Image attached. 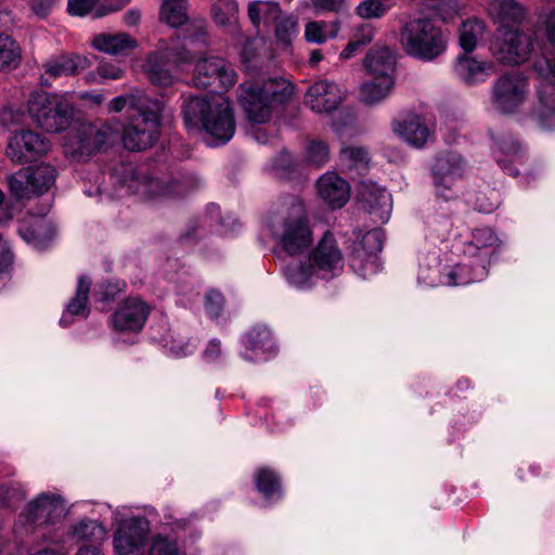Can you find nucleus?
Wrapping results in <instances>:
<instances>
[{"label": "nucleus", "instance_id": "10", "mask_svg": "<svg viewBox=\"0 0 555 555\" xmlns=\"http://www.w3.org/2000/svg\"><path fill=\"white\" fill-rule=\"evenodd\" d=\"M235 82L234 68L221 57L205 56L195 63L191 83L196 88H212L215 92H221L234 86Z\"/></svg>", "mask_w": 555, "mask_h": 555}, {"label": "nucleus", "instance_id": "11", "mask_svg": "<svg viewBox=\"0 0 555 555\" xmlns=\"http://www.w3.org/2000/svg\"><path fill=\"white\" fill-rule=\"evenodd\" d=\"M498 36L491 43V52L498 61L507 65H517L526 62L532 50L531 36L517 28H498Z\"/></svg>", "mask_w": 555, "mask_h": 555}, {"label": "nucleus", "instance_id": "56", "mask_svg": "<svg viewBox=\"0 0 555 555\" xmlns=\"http://www.w3.org/2000/svg\"><path fill=\"white\" fill-rule=\"evenodd\" d=\"M61 0H28L29 10L39 18H46Z\"/></svg>", "mask_w": 555, "mask_h": 555}, {"label": "nucleus", "instance_id": "14", "mask_svg": "<svg viewBox=\"0 0 555 555\" xmlns=\"http://www.w3.org/2000/svg\"><path fill=\"white\" fill-rule=\"evenodd\" d=\"M466 170V162L456 152H442L437 155L431 167L437 195L444 201L453 199L456 193L453 186Z\"/></svg>", "mask_w": 555, "mask_h": 555}, {"label": "nucleus", "instance_id": "5", "mask_svg": "<svg viewBox=\"0 0 555 555\" xmlns=\"http://www.w3.org/2000/svg\"><path fill=\"white\" fill-rule=\"evenodd\" d=\"M399 42L409 56L423 62L435 61L446 52L448 46L442 29L425 16H411L403 21Z\"/></svg>", "mask_w": 555, "mask_h": 555}, {"label": "nucleus", "instance_id": "17", "mask_svg": "<svg viewBox=\"0 0 555 555\" xmlns=\"http://www.w3.org/2000/svg\"><path fill=\"white\" fill-rule=\"evenodd\" d=\"M528 85L519 74L501 76L492 88V105L501 113H512L526 100Z\"/></svg>", "mask_w": 555, "mask_h": 555}, {"label": "nucleus", "instance_id": "15", "mask_svg": "<svg viewBox=\"0 0 555 555\" xmlns=\"http://www.w3.org/2000/svg\"><path fill=\"white\" fill-rule=\"evenodd\" d=\"M354 240L350 245L351 267L363 278L377 270L376 255L383 248L385 235L380 229H373L364 234L353 232Z\"/></svg>", "mask_w": 555, "mask_h": 555}, {"label": "nucleus", "instance_id": "40", "mask_svg": "<svg viewBox=\"0 0 555 555\" xmlns=\"http://www.w3.org/2000/svg\"><path fill=\"white\" fill-rule=\"evenodd\" d=\"M486 30V25L478 18H469L462 23L459 30V40L461 48L466 52H473L482 38Z\"/></svg>", "mask_w": 555, "mask_h": 555}, {"label": "nucleus", "instance_id": "29", "mask_svg": "<svg viewBox=\"0 0 555 555\" xmlns=\"http://www.w3.org/2000/svg\"><path fill=\"white\" fill-rule=\"evenodd\" d=\"M367 77L373 79H395L396 57L389 48H374L364 59Z\"/></svg>", "mask_w": 555, "mask_h": 555}, {"label": "nucleus", "instance_id": "7", "mask_svg": "<svg viewBox=\"0 0 555 555\" xmlns=\"http://www.w3.org/2000/svg\"><path fill=\"white\" fill-rule=\"evenodd\" d=\"M27 112L40 129L57 133L70 125L74 106L64 94L35 91L27 101Z\"/></svg>", "mask_w": 555, "mask_h": 555}, {"label": "nucleus", "instance_id": "49", "mask_svg": "<svg viewBox=\"0 0 555 555\" xmlns=\"http://www.w3.org/2000/svg\"><path fill=\"white\" fill-rule=\"evenodd\" d=\"M266 47V39L263 37H254L245 41L241 57L242 62L246 65L257 62L262 55Z\"/></svg>", "mask_w": 555, "mask_h": 555}, {"label": "nucleus", "instance_id": "28", "mask_svg": "<svg viewBox=\"0 0 555 555\" xmlns=\"http://www.w3.org/2000/svg\"><path fill=\"white\" fill-rule=\"evenodd\" d=\"M245 351L242 358L246 361L267 360L275 352L271 332L267 326L251 328L243 339Z\"/></svg>", "mask_w": 555, "mask_h": 555}, {"label": "nucleus", "instance_id": "43", "mask_svg": "<svg viewBox=\"0 0 555 555\" xmlns=\"http://www.w3.org/2000/svg\"><path fill=\"white\" fill-rule=\"evenodd\" d=\"M207 26L204 20H193L189 22L183 29V41L184 47L181 49H175L173 51L186 50L192 59L194 57L192 52L189 51V47H204L207 43Z\"/></svg>", "mask_w": 555, "mask_h": 555}, {"label": "nucleus", "instance_id": "21", "mask_svg": "<svg viewBox=\"0 0 555 555\" xmlns=\"http://www.w3.org/2000/svg\"><path fill=\"white\" fill-rule=\"evenodd\" d=\"M361 207L366 210L375 222L385 223L392 209L391 195L374 182H362L358 190Z\"/></svg>", "mask_w": 555, "mask_h": 555}, {"label": "nucleus", "instance_id": "16", "mask_svg": "<svg viewBox=\"0 0 555 555\" xmlns=\"http://www.w3.org/2000/svg\"><path fill=\"white\" fill-rule=\"evenodd\" d=\"M115 521L118 527L114 533V548L117 555H142V546L150 532V522L145 517L137 516Z\"/></svg>", "mask_w": 555, "mask_h": 555}, {"label": "nucleus", "instance_id": "24", "mask_svg": "<svg viewBox=\"0 0 555 555\" xmlns=\"http://www.w3.org/2000/svg\"><path fill=\"white\" fill-rule=\"evenodd\" d=\"M392 130L408 144L416 149L424 147L434 133L425 118L416 113H406L395 119Z\"/></svg>", "mask_w": 555, "mask_h": 555}, {"label": "nucleus", "instance_id": "20", "mask_svg": "<svg viewBox=\"0 0 555 555\" xmlns=\"http://www.w3.org/2000/svg\"><path fill=\"white\" fill-rule=\"evenodd\" d=\"M164 59L183 64L192 62V56L186 50L173 51V47L166 48L164 52L151 53L144 64V70L150 81L158 87H169L173 83L175 77L165 67Z\"/></svg>", "mask_w": 555, "mask_h": 555}, {"label": "nucleus", "instance_id": "44", "mask_svg": "<svg viewBox=\"0 0 555 555\" xmlns=\"http://www.w3.org/2000/svg\"><path fill=\"white\" fill-rule=\"evenodd\" d=\"M256 486L267 500H274L281 496L280 478L269 468H261L257 472Z\"/></svg>", "mask_w": 555, "mask_h": 555}, {"label": "nucleus", "instance_id": "18", "mask_svg": "<svg viewBox=\"0 0 555 555\" xmlns=\"http://www.w3.org/2000/svg\"><path fill=\"white\" fill-rule=\"evenodd\" d=\"M67 515L64 499L55 493L43 492L31 500L24 508L22 517L27 522L53 525Z\"/></svg>", "mask_w": 555, "mask_h": 555}, {"label": "nucleus", "instance_id": "33", "mask_svg": "<svg viewBox=\"0 0 555 555\" xmlns=\"http://www.w3.org/2000/svg\"><path fill=\"white\" fill-rule=\"evenodd\" d=\"M282 11L280 3L274 1L255 0L247 5L248 20L258 30L261 25L273 24Z\"/></svg>", "mask_w": 555, "mask_h": 555}, {"label": "nucleus", "instance_id": "35", "mask_svg": "<svg viewBox=\"0 0 555 555\" xmlns=\"http://www.w3.org/2000/svg\"><path fill=\"white\" fill-rule=\"evenodd\" d=\"M488 274V268L485 264L459 263L449 269L446 274V284L451 286L467 285L485 279Z\"/></svg>", "mask_w": 555, "mask_h": 555}, {"label": "nucleus", "instance_id": "54", "mask_svg": "<svg viewBox=\"0 0 555 555\" xmlns=\"http://www.w3.org/2000/svg\"><path fill=\"white\" fill-rule=\"evenodd\" d=\"M224 306V297L218 291L211 289L205 296V309L210 318H218Z\"/></svg>", "mask_w": 555, "mask_h": 555}, {"label": "nucleus", "instance_id": "3", "mask_svg": "<svg viewBox=\"0 0 555 555\" xmlns=\"http://www.w3.org/2000/svg\"><path fill=\"white\" fill-rule=\"evenodd\" d=\"M183 117L188 127H202L212 139L210 144L229 142L235 133V119L229 100L217 94L209 99L189 95L184 99Z\"/></svg>", "mask_w": 555, "mask_h": 555}, {"label": "nucleus", "instance_id": "19", "mask_svg": "<svg viewBox=\"0 0 555 555\" xmlns=\"http://www.w3.org/2000/svg\"><path fill=\"white\" fill-rule=\"evenodd\" d=\"M535 68L542 76L538 86V116L543 127L548 128L552 124L547 119L555 122V62L544 59L537 63Z\"/></svg>", "mask_w": 555, "mask_h": 555}, {"label": "nucleus", "instance_id": "51", "mask_svg": "<svg viewBox=\"0 0 555 555\" xmlns=\"http://www.w3.org/2000/svg\"><path fill=\"white\" fill-rule=\"evenodd\" d=\"M25 498V492L18 485H1L0 486V505L13 507L16 503Z\"/></svg>", "mask_w": 555, "mask_h": 555}, {"label": "nucleus", "instance_id": "53", "mask_svg": "<svg viewBox=\"0 0 555 555\" xmlns=\"http://www.w3.org/2000/svg\"><path fill=\"white\" fill-rule=\"evenodd\" d=\"M100 1L101 0H68L67 11L70 15L75 16H85L89 13H93L95 17Z\"/></svg>", "mask_w": 555, "mask_h": 555}, {"label": "nucleus", "instance_id": "12", "mask_svg": "<svg viewBox=\"0 0 555 555\" xmlns=\"http://www.w3.org/2000/svg\"><path fill=\"white\" fill-rule=\"evenodd\" d=\"M127 192L144 198L165 195H183L192 189L190 179H173L165 176L135 175L125 181Z\"/></svg>", "mask_w": 555, "mask_h": 555}, {"label": "nucleus", "instance_id": "13", "mask_svg": "<svg viewBox=\"0 0 555 555\" xmlns=\"http://www.w3.org/2000/svg\"><path fill=\"white\" fill-rule=\"evenodd\" d=\"M50 149L51 143L46 137L34 130L22 129L9 135L5 155L13 164L24 165L42 157Z\"/></svg>", "mask_w": 555, "mask_h": 555}, {"label": "nucleus", "instance_id": "50", "mask_svg": "<svg viewBox=\"0 0 555 555\" xmlns=\"http://www.w3.org/2000/svg\"><path fill=\"white\" fill-rule=\"evenodd\" d=\"M330 158L327 144L320 140L311 141L307 146V159L315 166L324 165Z\"/></svg>", "mask_w": 555, "mask_h": 555}, {"label": "nucleus", "instance_id": "63", "mask_svg": "<svg viewBox=\"0 0 555 555\" xmlns=\"http://www.w3.org/2000/svg\"><path fill=\"white\" fill-rule=\"evenodd\" d=\"M317 11L338 12L344 7L345 0H311Z\"/></svg>", "mask_w": 555, "mask_h": 555}, {"label": "nucleus", "instance_id": "26", "mask_svg": "<svg viewBox=\"0 0 555 555\" xmlns=\"http://www.w3.org/2000/svg\"><path fill=\"white\" fill-rule=\"evenodd\" d=\"M499 245L500 240L494 231L489 227H480L473 230L464 253L470 258H477L480 264L488 268Z\"/></svg>", "mask_w": 555, "mask_h": 555}, {"label": "nucleus", "instance_id": "25", "mask_svg": "<svg viewBox=\"0 0 555 555\" xmlns=\"http://www.w3.org/2000/svg\"><path fill=\"white\" fill-rule=\"evenodd\" d=\"M341 101L340 88L325 80L310 86L305 94V103L315 113H331L339 106Z\"/></svg>", "mask_w": 555, "mask_h": 555}, {"label": "nucleus", "instance_id": "46", "mask_svg": "<svg viewBox=\"0 0 555 555\" xmlns=\"http://www.w3.org/2000/svg\"><path fill=\"white\" fill-rule=\"evenodd\" d=\"M340 162L347 169L363 170L369 165V152L362 146H345L340 150Z\"/></svg>", "mask_w": 555, "mask_h": 555}, {"label": "nucleus", "instance_id": "45", "mask_svg": "<svg viewBox=\"0 0 555 555\" xmlns=\"http://www.w3.org/2000/svg\"><path fill=\"white\" fill-rule=\"evenodd\" d=\"M21 60L16 42L8 35L0 34V72L15 68Z\"/></svg>", "mask_w": 555, "mask_h": 555}, {"label": "nucleus", "instance_id": "22", "mask_svg": "<svg viewBox=\"0 0 555 555\" xmlns=\"http://www.w3.org/2000/svg\"><path fill=\"white\" fill-rule=\"evenodd\" d=\"M150 307L140 298L129 297L112 314V326L117 332H139L150 314Z\"/></svg>", "mask_w": 555, "mask_h": 555}, {"label": "nucleus", "instance_id": "47", "mask_svg": "<svg viewBox=\"0 0 555 555\" xmlns=\"http://www.w3.org/2000/svg\"><path fill=\"white\" fill-rule=\"evenodd\" d=\"M390 10V7L384 0H363L354 12L364 20L382 18Z\"/></svg>", "mask_w": 555, "mask_h": 555}, {"label": "nucleus", "instance_id": "2", "mask_svg": "<svg viewBox=\"0 0 555 555\" xmlns=\"http://www.w3.org/2000/svg\"><path fill=\"white\" fill-rule=\"evenodd\" d=\"M266 224L271 238L291 257L306 253L312 245L311 223L302 201L296 196H286L272 206Z\"/></svg>", "mask_w": 555, "mask_h": 555}, {"label": "nucleus", "instance_id": "32", "mask_svg": "<svg viewBox=\"0 0 555 555\" xmlns=\"http://www.w3.org/2000/svg\"><path fill=\"white\" fill-rule=\"evenodd\" d=\"M489 12L499 23L498 28H511L509 25L520 24L525 18V9L514 0H493Z\"/></svg>", "mask_w": 555, "mask_h": 555}, {"label": "nucleus", "instance_id": "59", "mask_svg": "<svg viewBox=\"0 0 555 555\" xmlns=\"http://www.w3.org/2000/svg\"><path fill=\"white\" fill-rule=\"evenodd\" d=\"M476 206L479 211L490 214L499 207V196L495 191H491L489 198L483 194L479 195L476 201Z\"/></svg>", "mask_w": 555, "mask_h": 555}, {"label": "nucleus", "instance_id": "62", "mask_svg": "<svg viewBox=\"0 0 555 555\" xmlns=\"http://www.w3.org/2000/svg\"><path fill=\"white\" fill-rule=\"evenodd\" d=\"M98 74L104 79L117 80L124 76V69L114 64L103 63L98 67Z\"/></svg>", "mask_w": 555, "mask_h": 555}, {"label": "nucleus", "instance_id": "6", "mask_svg": "<svg viewBox=\"0 0 555 555\" xmlns=\"http://www.w3.org/2000/svg\"><path fill=\"white\" fill-rule=\"evenodd\" d=\"M292 94L293 87L286 79L273 78L243 82L238 100L250 121L263 124L269 120L272 108L288 101Z\"/></svg>", "mask_w": 555, "mask_h": 555}, {"label": "nucleus", "instance_id": "42", "mask_svg": "<svg viewBox=\"0 0 555 555\" xmlns=\"http://www.w3.org/2000/svg\"><path fill=\"white\" fill-rule=\"evenodd\" d=\"M211 18L220 27L233 26L238 20V4L235 0H216L211 5Z\"/></svg>", "mask_w": 555, "mask_h": 555}, {"label": "nucleus", "instance_id": "4", "mask_svg": "<svg viewBox=\"0 0 555 555\" xmlns=\"http://www.w3.org/2000/svg\"><path fill=\"white\" fill-rule=\"evenodd\" d=\"M343 254L331 232H326L306 261L292 260L283 268L286 280L296 287H307L314 279H328L341 272Z\"/></svg>", "mask_w": 555, "mask_h": 555}, {"label": "nucleus", "instance_id": "41", "mask_svg": "<svg viewBox=\"0 0 555 555\" xmlns=\"http://www.w3.org/2000/svg\"><path fill=\"white\" fill-rule=\"evenodd\" d=\"M159 20L171 27L188 21L186 0H160Z\"/></svg>", "mask_w": 555, "mask_h": 555}, {"label": "nucleus", "instance_id": "58", "mask_svg": "<svg viewBox=\"0 0 555 555\" xmlns=\"http://www.w3.org/2000/svg\"><path fill=\"white\" fill-rule=\"evenodd\" d=\"M499 150L507 157L515 158L519 155L521 147L519 142L512 135H505L498 141Z\"/></svg>", "mask_w": 555, "mask_h": 555}, {"label": "nucleus", "instance_id": "38", "mask_svg": "<svg viewBox=\"0 0 555 555\" xmlns=\"http://www.w3.org/2000/svg\"><path fill=\"white\" fill-rule=\"evenodd\" d=\"M106 530L103 525L92 519H81L73 525L68 534L77 541L100 542L106 538Z\"/></svg>", "mask_w": 555, "mask_h": 555}, {"label": "nucleus", "instance_id": "61", "mask_svg": "<svg viewBox=\"0 0 555 555\" xmlns=\"http://www.w3.org/2000/svg\"><path fill=\"white\" fill-rule=\"evenodd\" d=\"M434 266L429 268L428 270H424L422 267L418 272V283L425 284L427 286H435L436 285V275L438 273V263L437 258H433Z\"/></svg>", "mask_w": 555, "mask_h": 555}, {"label": "nucleus", "instance_id": "60", "mask_svg": "<svg viewBox=\"0 0 555 555\" xmlns=\"http://www.w3.org/2000/svg\"><path fill=\"white\" fill-rule=\"evenodd\" d=\"M130 0H101L96 9L95 17H102L112 12H116L127 5Z\"/></svg>", "mask_w": 555, "mask_h": 555}, {"label": "nucleus", "instance_id": "30", "mask_svg": "<svg viewBox=\"0 0 555 555\" xmlns=\"http://www.w3.org/2000/svg\"><path fill=\"white\" fill-rule=\"evenodd\" d=\"M493 72L491 62H480L468 55L457 56L454 63L456 77L466 85L482 82Z\"/></svg>", "mask_w": 555, "mask_h": 555}, {"label": "nucleus", "instance_id": "23", "mask_svg": "<svg viewBox=\"0 0 555 555\" xmlns=\"http://www.w3.org/2000/svg\"><path fill=\"white\" fill-rule=\"evenodd\" d=\"M91 66V61L86 55L76 53L61 54L53 56L42 64V74L40 75V85L50 87V79H56L63 76H74L79 70Z\"/></svg>", "mask_w": 555, "mask_h": 555}, {"label": "nucleus", "instance_id": "57", "mask_svg": "<svg viewBox=\"0 0 555 555\" xmlns=\"http://www.w3.org/2000/svg\"><path fill=\"white\" fill-rule=\"evenodd\" d=\"M374 28L371 24L362 23L353 30L351 40H353L359 48L369 44L374 38Z\"/></svg>", "mask_w": 555, "mask_h": 555}, {"label": "nucleus", "instance_id": "55", "mask_svg": "<svg viewBox=\"0 0 555 555\" xmlns=\"http://www.w3.org/2000/svg\"><path fill=\"white\" fill-rule=\"evenodd\" d=\"M441 16L442 20L451 18L457 11L456 0H423Z\"/></svg>", "mask_w": 555, "mask_h": 555}, {"label": "nucleus", "instance_id": "39", "mask_svg": "<svg viewBox=\"0 0 555 555\" xmlns=\"http://www.w3.org/2000/svg\"><path fill=\"white\" fill-rule=\"evenodd\" d=\"M273 25L276 43L283 48L291 47L294 38L298 34V18L293 14H287L282 11Z\"/></svg>", "mask_w": 555, "mask_h": 555}, {"label": "nucleus", "instance_id": "27", "mask_svg": "<svg viewBox=\"0 0 555 555\" xmlns=\"http://www.w3.org/2000/svg\"><path fill=\"white\" fill-rule=\"evenodd\" d=\"M319 196L332 208L343 207L350 197L348 182L336 172L327 171L317 182Z\"/></svg>", "mask_w": 555, "mask_h": 555}, {"label": "nucleus", "instance_id": "34", "mask_svg": "<svg viewBox=\"0 0 555 555\" xmlns=\"http://www.w3.org/2000/svg\"><path fill=\"white\" fill-rule=\"evenodd\" d=\"M340 30V21H309L305 25L304 38L308 43L323 44L335 39Z\"/></svg>", "mask_w": 555, "mask_h": 555}, {"label": "nucleus", "instance_id": "8", "mask_svg": "<svg viewBox=\"0 0 555 555\" xmlns=\"http://www.w3.org/2000/svg\"><path fill=\"white\" fill-rule=\"evenodd\" d=\"M117 120L96 125H82L75 130L67 143L68 153L73 158L81 160L111 145L118 137Z\"/></svg>", "mask_w": 555, "mask_h": 555}, {"label": "nucleus", "instance_id": "64", "mask_svg": "<svg viewBox=\"0 0 555 555\" xmlns=\"http://www.w3.org/2000/svg\"><path fill=\"white\" fill-rule=\"evenodd\" d=\"M273 169L276 172L281 171V176L283 177L285 173H288L293 169V158L292 156L283 152L276 158Z\"/></svg>", "mask_w": 555, "mask_h": 555}, {"label": "nucleus", "instance_id": "52", "mask_svg": "<svg viewBox=\"0 0 555 555\" xmlns=\"http://www.w3.org/2000/svg\"><path fill=\"white\" fill-rule=\"evenodd\" d=\"M149 555H179L177 542L163 535L154 538Z\"/></svg>", "mask_w": 555, "mask_h": 555}, {"label": "nucleus", "instance_id": "31", "mask_svg": "<svg viewBox=\"0 0 555 555\" xmlns=\"http://www.w3.org/2000/svg\"><path fill=\"white\" fill-rule=\"evenodd\" d=\"M93 47L104 53L121 55L137 48L138 42L126 33L99 34L92 40Z\"/></svg>", "mask_w": 555, "mask_h": 555}, {"label": "nucleus", "instance_id": "1", "mask_svg": "<svg viewBox=\"0 0 555 555\" xmlns=\"http://www.w3.org/2000/svg\"><path fill=\"white\" fill-rule=\"evenodd\" d=\"M130 112L129 125L125 128L122 142L129 151L152 147L159 139L164 103L135 90L112 99L107 104L109 113Z\"/></svg>", "mask_w": 555, "mask_h": 555}, {"label": "nucleus", "instance_id": "48", "mask_svg": "<svg viewBox=\"0 0 555 555\" xmlns=\"http://www.w3.org/2000/svg\"><path fill=\"white\" fill-rule=\"evenodd\" d=\"M426 227L431 237L443 241L450 234L453 223L448 216L434 214L428 217Z\"/></svg>", "mask_w": 555, "mask_h": 555}, {"label": "nucleus", "instance_id": "36", "mask_svg": "<svg viewBox=\"0 0 555 555\" xmlns=\"http://www.w3.org/2000/svg\"><path fill=\"white\" fill-rule=\"evenodd\" d=\"M395 87V79H373L369 77L360 89L361 101L367 105H376L386 100Z\"/></svg>", "mask_w": 555, "mask_h": 555}, {"label": "nucleus", "instance_id": "37", "mask_svg": "<svg viewBox=\"0 0 555 555\" xmlns=\"http://www.w3.org/2000/svg\"><path fill=\"white\" fill-rule=\"evenodd\" d=\"M91 286V280L87 276H80L76 288L74 298L67 304L66 311L63 313L60 324L67 326L70 322L67 320L68 317L73 315H87V302Z\"/></svg>", "mask_w": 555, "mask_h": 555}, {"label": "nucleus", "instance_id": "9", "mask_svg": "<svg viewBox=\"0 0 555 555\" xmlns=\"http://www.w3.org/2000/svg\"><path fill=\"white\" fill-rule=\"evenodd\" d=\"M56 170L49 164L21 169L9 178L11 195L17 199H29L48 192L54 184Z\"/></svg>", "mask_w": 555, "mask_h": 555}]
</instances>
